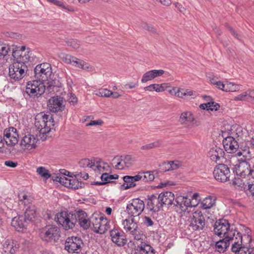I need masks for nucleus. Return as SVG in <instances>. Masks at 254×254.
<instances>
[{"label":"nucleus","mask_w":254,"mask_h":254,"mask_svg":"<svg viewBox=\"0 0 254 254\" xmlns=\"http://www.w3.org/2000/svg\"><path fill=\"white\" fill-rule=\"evenodd\" d=\"M185 89L179 88L177 92H175V95L180 98L185 97Z\"/></svg>","instance_id":"774afa93"},{"label":"nucleus","mask_w":254,"mask_h":254,"mask_svg":"<svg viewBox=\"0 0 254 254\" xmlns=\"http://www.w3.org/2000/svg\"><path fill=\"white\" fill-rule=\"evenodd\" d=\"M34 74L36 79L27 83L25 92L30 97L38 98L45 92L46 85L43 82L52 75L51 65L47 63L37 65Z\"/></svg>","instance_id":"f257e3e1"},{"label":"nucleus","mask_w":254,"mask_h":254,"mask_svg":"<svg viewBox=\"0 0 254 254\" xmlns=\"http://www.w3.org/2000/svg\"><path fill=\"white\" fill-rule=\"evenodd\" d=\"M39 119V121L35 122V126L38 129L40 130L41 133L45 134L49 132L50 131V128H49L47 125V119H49L47 114L41 113L36 117V120Z\"/></svg>","instance_id":"a211bd4d"},{"label":"nucleus","mask_w":254,"mask_h":254,"mask_svg":"<svg viewBox=\"0 0 254 254\" xmlns=\"http://www.w3.org/2000/svg\"><path fill=\"white\" fill-rule=\"evenodd\" d=\"M159 194L163 206L164 205H167L168 207L172 206L175 197L173 193L171 191H166L161 192Z\"/></svg>","instance_id":"4be33fe9"},{"label":"nucleus","mask_w":254,"mask_h":254,"mask_svg":"<svg viewBox=\"0 0 254 254\" xmlns=\"http://www.w3.org/2000/svg\"><path fill=\"white\" fill-rule=\"evenodd\" d=\"M140 244L138 245L140 254H154V249L149 245L140 241Z\"/></svg>","instance_id":"393cba45"},{"label":"nucleus","mask_w":254,"mask_h":254,"mask_svg":"<svg viewBox=\"0 0 254 254\" xmlns=\"http://www.w3.org/2000/svg\"><path fill=\"white\" fill-rule=\"evenodd\" d=\"M205 226L204 217L201 211H195L190 217V226L194 231H199L203 229Z\"/></svg>","instance_id":"4468645a"},{"label":"nucleus","mask_w":254,"mask_h":254,"mask_svg":"<svg viewBox=\"0 0 254 254\" xmlns=\"http://www.w3.org/2000/svg\"><path fill=\"white\" fill-rule=\"evenodd\" d=\"M67 44L68 46L72 47L73 49H76L79 47L80 44L76 40L71 39L69 40Z\"/></svg>","instance_id":"5fc2aeb1"},{"label":"nucleus","mask_w":254,"mask_h":254,"mask_svg":"<svg viewBox=\"0 0 254 254\" xmlns=\"http://www.w3.org/2000/svg\"><path fill=\"white\" fill-rule=\"evenodd\" d=\"M10 51V46L0 41V60H4L7 58V55Z\"/></svg>","instance_id":"c756f323"},{"label":"nucleus","mask_w":254,"mask_h":254,"mask_svg":"<svg viewBox=\"0 0 254 254\" xmlns=\"http://www.w3.org/2000/svg\"><path fill=\"white\" fill-rule=\"evenodd\" d=\"M117 160L118 162H117V164L115 165V168L118 170H123L125 169L127 166H126V164H124V161L122 158L121 157L119 158H117V157H114L113 160V161H115Z\"/></svg>","instance_id":"49530a36"},{"label":"nucleus","mask_w":254,"mask_h":254,"mask_svg":"<svg viewBox=\"0 0 254 254\" xmlns=\"http://www.w3.org/2000/svg\"><path fill=\"white\" fill-rule=\"evenodd\" d=\"M183 204L184 212H185L187 210L188 207H192L195 205L192 204L190 198L184 196L183 201Z\"/></svg>","instance_id":"3c124183"},{"label":"nucleus","mask_w":254,"mask_h":254,"mask_svg":"<svg viewBox=\"0 0 254 254\" xmlns=\"http://www.w3.org/2000/svg\"><path fill=\"white\" fill-rule=\"evenodd\" d=\"M246 248H243V249H240L239 247H237L235 245H232L231 250L233 252L236 254H254V251L253 250H250V252H248Z\"/></svg>","instance_id":"ea45409f"},{"label":"nucleus","mask_w":254,"mask_h":254,"mask_svg":"<svg viewBox=\"0 0 254 254\" xmlns=\"http://www.w3.org/2000/svg\"><path fill=\"white\" fill-rule=\"evenodd\" d=\"M103 122L102 120H98L96 121H91L90 122L86 125L87 126H100L102 125Z\"/></svg>","instance_id":"69168bd1"},{"label":"nucleus","mask_w":254,"mask_h":254,"mask_svg":"<svg viewBox=\"0 0 254 254\" xmlns=\"http://www.w3.org/2000/svg\"><path fill=\"white\" fill-rule=\"evenodd\" d=\"M248 92H246L244 93L240 94L238 95L237 96H236L234 98V100L235 101H239V100H248Z\"/></svg>","instance_id":"864d4df0"},{"label":"nucleus","mask_w":254,"mask_h":254,"mask_svg":"<svg viewBox=\"0 0 254 254\" xmlns=\"http://www.w3.org/2000/svg\"><path fill=\"white\" fill-rule=\"evenodd\" d=\"M54 75H52L49 77L48 79L45 81H47L45 84L46 85L45 92L48 93L54 92V88L59 86V81L56 78L53 79Z\"/></svg>","instance_id":"5701e85b"},{"label":"nucleus","mask_w":254,"mask_h":254,"mask_svg":"<svg viewBox=\"0 0 254 254\" xmlns=\"http://www.w3.org/2000/svg\"><path fill=\"white\" fill-rule=\"evenodd\" d=\"M36 210L34 206H30L26 209L23 216L28 223L31 222L36 217Z\"/></svg>","instance_id":"a878e982"},{"label":"nucleus","mask_w":254,"mask_h":254,"mask_svg":"<svg viewBox=\"0 0 254 254\" xmlns=\"http://www.w3.org/2000/svg\"><path fill=\"white\" fill-rule=\"evenodd\" d=\"M143 25H142V27L145 29L153 34L156 33V29L152 26L149 25L147 23H144Z\"/></svg>","instance_id":"680f3d73"},{"label":"nucleus","mask_w":254,"mask_h":254,"mask_svg":"<svg viewBox=\"0 0 254 254\" xmlns=\"http://www.w3.org/2000/svg\"><path fill=\"white\" fill-rule=\"evenodd\" d=\"M71 65L83 69L88 68V66L85 62L74 57L73 59V62H72Z\"/></svg>","instance_id":"f704fd0d"},{"label":"nucleus","mask_w":254,"mask_h":254,"mask_svg":"<svg viewBox=\"0 0 254 254\" xmlns=\"http://www.w3.org/2000/svg\"><path fill=\"white\" fill-rule=\"evenodd\" d=\"M38 139L34 135L27 134L22 138L20 142V146L23 149L30 150L36 147V143Z\"/></svg>","instance_id":"6ab92c4d"},{"label":"nucleus","mask_w":254,"mask_h":254,"mask_svg":"<svg viewBox=\"0 0 254 254\" xmlns=\"http://www.w3.org/2000/svg\"><path fill=\"white\" fill-rule=\"evenodd\" d=\"M18 138L19 135L15 128L10 127L4 129L2 140L7 145L14 146L18 143Z\"/></svg>","instance_id":"ddd939ff"},{"label":"nucleus","mask_w":254,"mask_h":254,"mask_svg":"<svg viewBox=\"0 0 254 254\" xmlns=\"http://www.w3.org/2000/svg\"><path fill=\"white\" fill-rule=\"evenodd\" d=\"M183 199L184 196H179L176 198L174 197V200L173 201L172 206L174 209L176 211H179L180 212H184L183 204Z\"/></svg>","instance_id":"c85d7f7f"},{"label":"nucleus","mask_w":254,"mask_h":254,"mask_svg":"<svg viewBox=\"0 0 254 254\" xmlns=\"http://www.w3.org/2000/svg\"><path fill=\"white\" fill-rule=\"evenodd\" d=\"M228 29L231 33V34L236 38L238 40L240 39L241 36L231 26H228Z\"/></svg>","instance_id":"0e129e2a"},{"label":"nucleus","mask_w":254,"mask_h":254,"mask_svg":"<svg viewBox=\"0 0 254 254\" xmlns=\"http://www.w3.org/2000/svg\"><path fill=\"white\" fill-rule=\"evenodd\" d=\"M152 72L153 73L152 75L153 76V78H154L156 77H158V76H160L162 75L164 73L165 71L162 69H159V70L153 69V70H152Z\"/></svg>","instance_id":"bf43d9fd"},{"label":"nucleus","mask_w":254,"mask_h":254,"mask_svg":"<svg viewBox=\"0 0 254 254\" xmlns=\"http://www.w3.org/2000/svg\"><path fill=\"white\" fill-rule=\"evenodd\" d=\"M29 54V50L28 49L26 50L25 46L16 47L12 51V55L14 58L13 63L26 65V64L30 61Z\"/></svg>","instance_id":"9d476101"},{"label":"nucleus","mask_w":254,"mask_h":254,"mask_svg":"<svg viewBox=\"0 0 254 254\" xmlns=\"http://www.w3.org/2000/svg\"><path fill=\"white\" fill-rule=\"evenodd\" d=\"M166 83H162L161 84H152L148 86H146L144 88V90L153 91H155L157 92H160L164 91L167 87Z\"/></svg>","instance_id":"bb28decb"},{"label":"nucleus","mask_w":254,"mask_h":254,"mask_svg":"<svg viewBox=\"0 0 254 254\" xmlns=\"http://www.w3.org/2000/svg\"><path fill=\"white\" fill-rule=\"evenodd\" d=\"M79 165L80 167H88L92 168L94 166V163L92 162L87 158L83 159L79 162Z\"/></svg>","instance_id":"c03bdc74"},{"label":"nucleus","mask_w":254,"mask_h":254,"mask_svg":"<svg viewBox=\"0 0 254 254\" xmlns=\"http://www.w3.org/2000/svg\"><path fill=\"white\" fill-rule=\"evenodd\" d=\"M68 102L72 105H75L77 102V98L73 93H70L68 99Z\"/></svg>","instance_id":"603ef678"},{"label":"nucleus","mask_w":254,"mask_h":254,"mask_svg":"<svg viewBox=\"0 0 254 254\" xmlns=\"http://www.w3.org/2000/svg\"><path fill=\"white\" fill-rule=\"evenodd\" d=\"M134 217L126 219L123 222L124 228L127 232H129L134 239L137 241H143L146 238L143 232L139 229L137 223L134 222Z\"/></svg>","instance_id":"0eeeda50"},{"label":"nucleus","mask_w":254,"mask_h":254,"mask_svg":"<svg viewBox=\"0 0 254 254\" xmlns=\"http://www.w3.org/2000/svg\"><path fill=\"white\" fill-rule=\"evenodd\" d=\"M161 200L160 194H152L148 196L147 202V208L153 212L159 211L163 206Z\"/></svg>","instance_id":"f3484780"},{"label":"nucleus","mask_w":254,"mask_h":254,"mask_svg":"<svg viewBox=\"0 0 254 254\" xmlns=\"http://www.w3.org/2000/svg\"><path fill=\"white\" fill-rule=\"evenodd\" d=\"M128 178H130V176H125L123 177L124 183L121 186V189L122 190H126L136 186V184L131 180V179Z\"/></svg>","instance_id":"7c9ffc66"},{"label":"nucleus","mask_w":254,"mask_h":254,"mask_svg":"<svg viewBox=\"0 0 254 254\" xmlns=\"http://www.w3.org/2000/svg\"><path fill=\"white\" fill-rule=\"evenodd\" d=\"M84 187V183L79 181L77 179L75 178L70 179L69 181L68 188H70L75 190L79 188H82Z\"/></svg>","instance_id":"2f4dec72"},{"label":"nucleus","mask_w":254,"mask_h":254,"mask_svg":"<svg viewBox=\"0 0 254 254\" xmlns=\"http://www.w3.org/2000/svg\"><path fill=\"white\" fill-rule=\"evenodd\" d=\"M84 217H87V215L82 210L74 213L64 211L57 214L55 220L64 229L68 230L72 229L76 223H79Z\"/></svg>","instance_id":"f03ea898"},{"label":"nucleus","mask_w":254,"mask_h":254,"mask_svg":"<svg viewBox=\"0 0 254 254\" xmlns=\"http://www.w3.org/2000/svg\"><path fill=\"white\" fill-rule=\"evenodd\" d=\"M90 221V218L88 219L87 217H84L78 224L84 229H87L89 227H91V223Z\"/></svg>","instance_id":"de8ad7c7"},{"label":"nucleus","mask_w":254,"mask_h":254,"mask_svg":"<svg viewBox=\"0 0 254 254\" xmlns=\"http://www.w3.org/2000/svg\"><path fill=\"white\" fill-rule=\"evenodd\" d=\"M156 171H146L145 172L141 173L142 175V180L144 182H151L154 180L155 178L154 173Z\"/></svg>","instance_id":"4c0bfd02"},{"label":"nucleus","mask_w":254,"mask_h":254,"mask_svg":"<svg viewBox=\"0 0 254 254\" xmlns=\"http://www.w3.org/2000/svg\"><path fill=\"white\" fill-rule=\"evenodd\" d=\"M37 173L40 175L42 177L48 179L51 177V175L49 173L48 170H47L44 167H40L37 169Z\"/></svg>","instance_id":"79ce46f5"},{"label":"nucleus","mask_w":254,"mask_h":254,"mask_svg":"<svg viewBox=\"0 0 254 254\" xmlns=\"http://www.w3.org/2000/svg\"><path fill=\"white\" fill-rule=\"evenodd\" d=\"M4 165L7 167L15 168L17 166L18 163L17 162H14L11 160H7L4 162Z\"/></svg>","instance_id":"338daca9"},{"label":"nucleus","mask_w":254,"mask_h":254,"mask_svg":"<svg viewBox=\"0 0 254 254\" xmlns=\"http://www.w3.org/2000/svg\"><path fill=\"white\" fill-rule=\"evenodd\" d=\"M242 187L247 195L254 197V184L244 183Z\"/></svg>","instance_id":"c9c22d12"},{"label":"nucleus","mask_w":254,"mask_h":254,"mask_svg":"<svg viewBox=\"0 0 254 254\" xmlns=\"http://www.w3.org/2000/svg\"><path fill=\"white\" fill-rule=\"evenodd\" d=\"M240 90V86L232 82L226 81L225 82L224 91L234 92Z\"/></svg>","instance_id":"72a5a7b5"},{"label":"nucleus","mask_w":254,"mask_h":254,"mask_svg":"<svg viewBox=\"0 0 254 254\" xmlns=\"http://www.w3.org/2000/svg\"><path fill=\"white\" fill-rule=\"evenodd\" d=\"M143 223L146 226H152L154 224L153 221L152 219L148 216H145L143 218Z\"/></svg>","instance_id":"13d9d810"},{"label":"nucleus","mask_w":254,"mask_h":254,"mask_svg":"<svg viewBox=\"0 0 254 254\" xmlns=\"http://www.w3.org/2000/svg\"><path fill=\"white\" fill-rule=\"evenodd\" d=\"M14 242H12L11 244L10 241L7 240L5 241L3 245V250L5 253H9L10 254H14L15 252V249L14 248Z\"/></svg>","instance_id":"473e14b6"},{"label":"nucleus","mask_w":254,"mask_h":254,"mask_svg":"<svg viewBox=\"0 0 254 254\" xmlns=\"http://www.w3.org/2000/svg\"><path fill=\"white\" fill-rule=\"evenodd\" d=\"M228 136L223 140V144L225 150L229 153L236 154L240 150H244L239 148L238 141L239 137L243 135L242 127L238 125L232 126L228 131Z\"/></svg>","instance_id":"7ed1b4c3"},{"label":"nucleus","mask_w":254,"mask_h":254,"mask_svg":"<svg viewBox=\"0 0 254 254\" xmlns=\"http://www.w3.org/2000/svg\"><path fill=\"white\" fill-rule=\"evenodd\" d=\"M152 74L153 73L152 72V70L145 72L142 76L141 82L142 83H145L147 82L148 81L153 79L154 78Z\"/></svg>","instance_id":"09e8293b"},{"label":"nucleus","mask_w":254,"mask_h":254,"mask_svg":"<svg viewBox=\"0 0 254 254\" xmlns=\"http://www.w3.org/2000/svg\"><path fill=\"white\" fill-rule=\"evenodd\" d=\"M84 246L82 240L78 237L67 238L64 245V249L69 253H79Z\"/></svg>","instance_id":"f8f14e48"},{"label":"nucleus","mask_w":254,"mask_h":254,"mask_svg":"<svg viewBox=\"0 0 254 254\" xmlns=\"http://www.w3.org/2000/svg\"><path fill=\"white\" fill-rule=\"evenodd\" d=\"M99 94L102 97H109L112 95V91L107 89H104L101 90Z\"/></svg>","instance_id":"6e6d98bb"},{"label":"nucleus","mask_w":254,"mask_h":254,"mask_svg":"<svg viewBox=\"0 0 254 254\" xmlns=\"http://www.w3.org/2000/svg\"><path fill=\"white\" fill-rule=\"evenodd\" d=\"M236 155L241 157L238 160L239 164H237L235 167L237 175L242 178L249 176L251 166L248 160H250L251 157L249 147L245 146L244 149L238 151L236 153Z\"/></svg>","instance_id":"20e7f679"},{"label":"nucleus","mask_w":254,"mask_h":254,"mask_svg":"<svg viewBox=\"0 0 254 254\" xmlns=\"http://www.w3.org/2000/svg\"><path fill=\"white\" fill-rule=\"evenodd\" d=\"M27 70V65L13 63L9 66V76L15 81H19L26 75Z\"/></svg>","instance_id":"1a4fd4ad"},{"label":"nucleus","mask_w":254,"mask_h":254,"mask_svg":"<svg viewBox=\"0 0 254 254\" xmlns=\"http://www.w3.org/2000/svg\"><path fill=\"white\" fill-rule=\"evenodd\" d=\"M214 204V200L210 197L205 198L201 203L200 207L204 209H209Z\"/></svg>","instance_id":"e433bc0d"},{"label":"nucleus","mask_w":254,"mask_h":254,"mask_svg":"<svg viewBox=\"0 0 254 254\" xmlns=\"http://www.w3.org/2000/svg\"><path fill=\"white\" fill-rule=\"evenodd\" d=\"M112 242L120 247L124 246L127 243V239L123 231L113 229L110 232Z\"/></svg>","instance_id":"dca6fc26"},{"label":"nucleus","mask_w":254,"mask_h":254,"mask_svg":"<svg viewBox=\"0 0 254 254\" xmlns=\"http://www.w3.org/2000/svg\"><path fill=\"white\" fill-rule=\"evenodd\" d=\"M47 115L49 117V119H47V125L49 128L51 129V127L54 126V120L53 118V116L50 113H49L48 114H47Z\"/></svg>","instance_id":"052dcab7"},{"label":"nucleus","mask_w":254,"mask_h":254,"mask_svg":"<svg viewBox=\"0 0 254 254\" xmlns=\"http://www.w3.org/2000/svg\"><path fill=\"white\" fill-rule=\"evenodd\" d=\"M214 232L215 234L221 238L227 237L232 239L236 233V230L233 226L231 227L228 221L224 219H221L215 222Z\"/></svg>","instance_id":"39448f33"},{"label":"nucleus","mask_w":254,"mask_h":254,"mask_svg":"<svg viewBox=\"0 0 254 254\" xmlns=\"http://www.w3.org/2000/svg\"><path fill=\"white\" fill-rule=\"evenodd\" d=\"M161 141L157 140L154 142L142 146L141 147V149L142 150H149L154 148L159 147L161 145Z\"/></svg>","instance_id":"37998d69"},{"label":"nucleus","mask_w":254,"mask_h":254,"mask_svg":"<svg viewBox=\"0 0 254 254\" xmlns=\"http://www.w3.org/2000/svg\"><path fill=\"white\" fill-rule=\"evenodd\" d=\"M105 217L102 215H100L98 214H93L90 217L91 227H92V230L98 234V231L101 228V222H103V219Z\"/></svg>","instance_id":"412c9836"},{"label":"nucleus","mask_w":254,"mask_h":254,"mask_svg":"<svg viewBox=\"0 0 254 254\" xmlns=\"http://www.w3.org/2000/svg\"><path fill=\"white\" fill-rule=\"evenodd\" d=\"M48 0L62 9L66 10L67 11L70 10L69 6L67 5L64 4V3L62 1H60L59 0Z\"/></svg>","instance_id":"a18cd8bd"},{"label":"nucleus","mask_w":254,"mask_h":254,"mask_svg":"<svg viewBox=\"0 0 254 254\" xmlns=\"http://www.w3.org/2000/svg\"><path fill=\"white\" fill-rule=\"evenodd\" d=\"M224 152L220 148H212L209 152L210 157L212 161L217 162L223 157Z\"/></svg>","instance_id":"cd10ccee"},{"label":"nucleus","mask_w":254,"mask_h":254,"mask_svg":"<svg viewBox=\"0 0 254 254\" xmlns=\"http://www.w3.org/2000/svg\"><path fill=\"white\" fill-rule=\"evenodd\" d=\"M193 119V118L192 117L191 114L189 112L183 113L180 117V121L182 124L191 122Z\"/></svg>","instance_id":"58836bf2"},{"label":"nucleus","mask_w":254,"mask_h":254,"mask_svg":"<svg viewBox=\"0 0 254 254\" xmlns=\"http://www.w3.org/2000/svg\"><path fill=\"white\" fill-rule=\"evenodd\" d=\"M231 241H234L232 239L224 237V239L216 242L215 246L217 251L220 253L225 251L226 249L229 246Z\"/></svg>","instance_id":"b1692460"},{"label":"nucleus","mask_w":254,"mask_h":254,"mask_svg":"<svg viewBox=\"0 0 254 254\" xmlns=\"http://www.w3.org/2000/svg\"><path fill=\"white\" fill-rule=\"evenodd\" d=\"M28 224V223L23 215L14 217L11 221L12 226L18 231L25 229Z\"/></svg>","instance_id":"aec40b11"},{"label":"nucleus","mask_w":254,"mask_h":254,"mask_svg":"<svg viewBox=\"0 0 254 254\" xmlns=\"http://www.w3.org/2000/svg\"><path fill=\"white\" fill-rule=\"evenodd\" d=\"M70 179L69 178H67L64 176H62L61 178L59 179L60 181H59V183L68 188L69 181H70Z\"/></svg>","instance_id":"4d7b16f0"},{"label":"nucleus","mask_w":254,"mask_h":254,"mask_svg":"<svg viewBox=\"0 0 254 254\" xmlns=\"http://www.w3.org/2000/svg\"><path fill=\"white\" fill-rule=\"evenodd\" d=\"M101 223L102 224H101V228L98 231V234H103L105 233L110 228V222L108 221L106 217H105Z\"/></svg>","instance_id":"a19ab883"},{"label":"nucleus","mask_w":254,"mask_h":254,"mask_svg":"<svg viewBox=\"0 0 254 254\" xmlns=\"http://www.w3.org/2000/svg\"><path fill=\"white\" fill-rule=\"evenodd\" d=\"M214 178L220 182L224 183L229 180L231 172L229 167L224 164H219L213 171Z\"/></svg>","instance_id":"9b49d317"},{"label":"nucleus","mask_w":254,"mask_h":254,"mask_svg":"<svg viewBox=\"0 0 254 254\" xmlns=\"http://www.w3.org/2000/svg\"><path fill=\"white\" fill-rule=\"evenodd\" d=\"M74 57H72L69 55H65L63 58V61L66 64H71L73 62V59Z\"/></svg>","instance_id":"e2e57ef3"},{"label":"nucleus","mask_w":254,"mask_h":254,"mask_svg":"<svg viewBox=\"0 0 254 254\" xmlns=\"http://www.w3.org/2000/svg\"><path fill=\"white\" fill-rule=\"evenodd\" d=\"M145 208L143 200L139 198L131 199L128 201L126 207V211L131 217L138 216L143 212Z\"/></svg>","instance_id":"6e6552de"},{"label":"nucleus","mask_w":254,"mask_h":254,"mask_svg":"<svg viewBox=\"0 0 254 254\" xmlns=\"http://www.w3.org/2000/svg\"><path fill=\"white\" fill-rule=\"evenodd\" d=\"M48 106L49 110L53 112H62L65 108L64 104V98L60 96L51 97L48 101Z\"/></svg>","instance_id":"2eb2a0df"},{"label":"nucleus","mask_w":254,"mask_h":254,"mask_svg":"<svg viewBox=\"0 0 254 254\" xmlns=\"http://www.w3.org/2000/svg\"><path fill=\"white\" fill-rule=\"evenodd\" d=\"M121 158L123 159L124 161V164H126L127 168L129 167L132 165V163L134 160L130 155H127L124 156H121Z\"/></svg>","instance_id":"8fccbe9b"},{"label":"nucleus","mask_w":254,"mask_h":254,"mask_svg":"<svg viewBox=\"0 0 254 254\" xmlns=\"http://www.w3.org/2000/svg\"><path fill=\"white\" fill-rule=\"evenodd\" d=\"M39 235L43 241L56 242L61 237V232L56 225H47L41 229Z\"/></svg>","instance_id":"423d86ee"}]
</instances>
